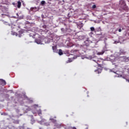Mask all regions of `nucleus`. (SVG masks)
<instances>
[{
  "instance_id": "obj_1",
  "label": "nucleus",
  "mask_w": 129,
  "mask_h": 129,
  "mask_svg": "<svg viewBox=\"0 0 129 129\" xmlns=\"http://www.w3.org/2000/svg\"><path fill=\"white\" fill-rule=\"evenodd\" d=\"M121 55H125V51L123 49H120L119 50V52H115L114 54V60L115 61V60H117L118 59H119L121 57Z\"/></svg>"
},
{
  "instance_id": "obj_2",
  "label": "nucleus",
  "mask_w": 129,
  "mask_h": 129,
  "mask_svg": "<svg viewBox=\"0 0 129 129\" xmlns=\"http://www.w3.org/2000/svg\"><path fill=\"white\" fill-rule=\"evenodd\" d=\"M119 6L121 9H122L124 11H128V7L126 6L125 2L123 0H120L119 1Z\"/></svg>"
},
{
  "instance_id": "obj_3",
  "label": "nucleus",
  "mask_w": 129,
  "mask_h": 129,
  "mask_svg": "<svg viewBox=\"0 0 129 129\" xmlns=\"http://www.w3.org/2000/svg\"><path fill=\"white\" fill-rule=\"evenodd\" d=\"M119 59L122 62H128L129 61V57H127L126 56H122Z\"/></svg>"
},
{
  "instance_id": "obj_4",
  "label": "nucleus",
  "mask_w": 129,
  "mask_h": 129,
  "mask_svg": "<svg viewBox=\"0 0 129 129\" xmlns=\"http://www.w3.org/2000/svg\"><path fill=\"white\" fill-rule=\"evenodd\" d=\"M52 49L54 53H58V49H57L56 46H52Z\"/></svg>"
},
{
  "instance_id": "obj_5",
  "label": "nucleus",
  "mask_w": 129,
  "mask_h": 129,
  "mask_svg": "<svg viewBox=\"0 0 129 129\" xmlns=\"http://www.w3.org/2000/svg\"><path fill=\"white\" fill-rule=\"evenodd\" d=\"M85 44H86V46H89V44H91V43H92V41H90L89 40V38H88L87 40L85 41Z\"/></svg>"
},
{
  "instance_id": "obj_6",
  "label": "nucleus",
  "mask_w": 129,
  "mask_h": 129,
  "mask_svg": "<svg viewBox=\"0 0 129 129\" xmlns=\"http://www.w3.org/2000/svg\"><path fill=\"white\" fill-rule=\"evenodd\" d=\"M0 81L1 82V85H3V86H5V85H7V82L5 80L0 79Z\"/></svg>"
},
{
  "instance_id": "obj_7",
  "label": "nucleus",
  "mask_w": 129,
  "mask_h": 129,
  "mask_svg": "<svg viewBox=\"0 0 129 129\" xmlns=\"http://www.w3.org/2000/svg\"><path fill=\"white\" fill-rule=\"evenodd\" d=\"M24 33V31L23 30H21L19 31V37L21 38V36H22V34Z\"/></svg>"
},
{
  "instance_id": "obj_8",
  "label": "nucleus",
  "mask_w": 129,
  "mask_h": 129,
  "mask_svg": "<svg viewBox=\"0 0 129 129\" xmlns=\"http://www.w3.org/2000/svg\"><path fill=\"white\" fill-rule=\"evenodd\" d=\"M123 72H114L115 74H118V77H119V75H121V74H122Z\"/></svg>"
},
{
  "instance_id": "obj_9",
  "label": "nucleus",
  "mask_w": 129,
  "mask_h": 129,
  "mask_svg": "<svg viewBox=\"0 0 129 129\" xmlns=\"http://www.w3.org/2000/svg\"><path fill=\"white\" fill-rule=\"evenodd\" d=\"M21 6H22V3H21V2H20V1H18V2L17 8L18 9H20L21 8Z\"/></svg>"
},
{
  "instance_id": "obj_10",
  "label": "nucleus",
  "mask_w": 129,
  "mask_h": 129,
  "mask_svg": "<svg viewBox=\"0 0 129 129\" xmlns=\"http://www.w3.org/2000/svg\"><path fill=\"white\" fill-rule=\"evenodd\" d=\"M35 42L37 43V44H41V43H42V41L38 39H35Z\"/></svg>"
},
{
  "instance_id": "obj_11",
  "label": "nucleus",
  "mask_w": 129,
  "mask_h": 129,
  "mask_svg": "<svg viewBox=\"0 0 129 129\" xmlns=\"http://www.w3.org/2000/svg\"><path fill=\"white\" fill-rule=\"evenodd\" d=\"M93 61H94V62H95L96 63H97V64H98V62H99V59L98 58H93L92 59Z\"/></svg>"
},
{
  "instance_id": "obj_12",
  "label": "nucleus",
  "mask_w": 129,
  "mask_h": 129,
  "mask_svg": "<svg viewBox=\"0 0 129 129\" xmlns=\"http://www.w3.org/2000/svg\"><path fill=\"white\" fill-rule=\"evenodd\" d=\"M50 120H51L52 122H54V123H56L57 122V120L53 118H50Z\"/></svg>"
},
{
  "instance_id": "obj_13",
  "label": "nucleus",
  "mask_w": 129,
  "mask_h": 129,
  "mask_svg": "<svg viewBox=\"0 0 129 129\" xmlns=\"http://www.w3.org/2000/svg\"><path fill=\"white\" fill-rule=\"evenodd\" d=\"M57 53H58V54L60 55H63V51L61 49H59Z\"/></svg>"
},
{
  "instance_id": "obj_14",
  "label": "nucleus",
  "mask_w": 129,
  "mask_h": 129,
  "mask_svg": "<svg viewBox=\"0 0 129 129\" xmlns=\"http://www.w3.org/2000/svg\"><path fill=\"white\" fill-rule=\"evenodd\" d=\"M13 122H14V123H16V124H19V120H14Z\"/></svg>"
},
{
  "instance_id": "obj_15",
  "label": "nucleus",
  "mask_w": 129,
  "mask_h": 129,
  "mask_svg": "<svg viewBox=\"0 0 129 129\" xmlns=\"http://www.w3.org/2000/svg\"><path fill=\"white\" fill-rule=\"evenodd\" d=\"M90 30L92 32H95V29L93 27H91Z\"/></svg>"
},
{
  "instance_id": "obj_16",
  "label": "nucleus",
  "mask_w": 129,
  "mask_h": 129,
  "mask_svg": "<svg viewBox=\"0 0 129 129\" xmlns=\"http://www.w3.org/2000/svg\"><path fill=\"white\" fill-rule=\"evenodd\" d=\"M38 115H41L42 114V111L41 110H39L38 111Z\"/></svg>"
},
{
  "instance_id": "obj_17",
  "label": "nucleus",
  "mask_w": 129,
  "mask_h": 129,
  "mask_svg": "<svg viewBox=\"0 0 129 129\" xmlns=\"http://www.w3.org/2000/svg\"><path fill=\"white\" fill-rule=\"evenodd\" d=\"M8 128L9 129H15V127H14V126L9 125Z\"/></svg>"
},
{
  "instance_id": "obj_18",
  "label": "nucleus",
  "mask_w": 129,
  "mask_h": 129,
  "mask_svg": "<svg viewBox=\"0 0 129 129\" xmlns=\"http://www.w3.org/2000/svg\"><path fill=\"white\" fill-rule=\"evenodd\" d=\"M34 122H35V119H34L33 118L31 119V124H34Z\"/></svg>"
},
{
  "instance_id": "obj_19",
  "label": "nucleus",
  "mask_w": 129,
  "mask_h": 129,
  "mask_svg": "<svg viewBox=\"0 0 129 129\" xmlns=\"http://www.w3.org/2000/svg\"><path fill=\"white\" fill-rule=\"evenodd\" d=\"M95 71V72H98V74L101 73V70H100V69L97 70H96Z\"/></svg>"
},
{
  "instance_id": "obj_20",
  "label": "nucleus",
  "mask_w": 129,
  "mask_h": 129,
  "mask_svg": "<svg viewBox=\"0 0 129 129\" xmlns=\"http://www.w3.org/2000/svg\"><path fill=\"white\" fill-rule=\"evenodd\" d=\"M45 1H41V5H45Z\"/></svg>"
},
{
  "instance_id": "obj_21",
  "label": "nucleus",
  "mask_w": 129,
  "mask_h": 129,
  "mask_svg": "<svg viewBox=\"0 0 129 129\" xmlns=\"http://www.w3.org/2000/svg\"><path fill=\"white\" fill-rule=\"evenodd\" d=\"M96 5H94L92 6V9H96Z\"/></svg>"
},
{
  "instance_id": "obj_22",
  "label": "nucleus",
  "mask_w": 129,
  "mask_h": 129,
  "mask_svg": "<svg viewBox=\"0 0 129 129\" xmlns=\"http://www.w3.org/2000/svg\"><path fill=\"white\" fill-rule=\"evenodd\" d=\"M103 53H104V52H102V53H101V52H99L98 54H99V55H102V54H103Z\"/></svg>"
},
{
  "instance_id": "obj_23",
  "label": "nucleus",
  "mask_w": 129,
  "mask_h": 129,
  "mask_svg": "<svg viewBox=\"0 0 129 129\" xmlns=\"http://www.w3.org/2000/svg\"><path fill=\"white\" fill-rule=\"evenodd\" d=\"M118 32H121V29H119L118 30Z\"/></svg>"
},
{
  "instance_id": "obj_24",
  "label": "nucleus",
  "mask_w": 129,
  "mask_h": 129,
  "mask_svg": "<svg viewBox=\"0 0 129 129\" xmlns=\"http://www.w3.org/2000/svg\"><path fill=\"white\" fill-rule=\"evenodd\" d=\"M14 35H16V36H18V34L15 33V34Z\"/></svg>"
},
{
  "instance_id": "obj_25",
  "label": "nucleus",
  "mask_w": 129,
  "mask_h": 129,
  "mask_svg": "<svg viewBox=\"0 0 129 129\" xmlns=\"http://www.w3.org/2000/svg\"><path fill=\"white\" fill-rule=\"evenodd\" d=\"M73 129H77V128H76V127H73Z\"/></svg>"
},
{
  "instance_id": "obj_26",
  "label": "nucleus",
  "mask_w": 129,
  "mask_h": 129,
  "mask_svg": "<svg viewBox=\"0 0 129 129\" xmlns=\"http://www.w3.org/2000/svg\"><path fill=\"white\" fill-rule=\"evenodd\" d=\"M33 114H36V112H33Z\"/></svg>"
},
{
  "instance_id": "obj_27",
  "label": "nucleus",
  "mask_w": 129,
  "mask_h": 129,
  "mask_svg": "<svg viewBox=\"0 0 129 129\" xmlns=\"http://www.w3.org/2000/svg\"><path fill=\"white\" fill-rule=\"evenodd\" d=\"M114 44H116V41H115V42H114Z\"/></svg>"
},
{
  "instance_id": "obj_28",
  "label": "nucleus",
  "mask_w": 129,
  "mask_h": 129,
  "mask_svg": "<svg viewBox=\"0 0 129 129\" xmlns=\"http://www.w3.org/2000/svg\"><path fill=\"white\" fill-rule=\"evenodd\" d=\"M60 126H61V125H59V127H60Z\"/></svg>"
},
{
  "instance_id": "obj_29",
  "label": "nucleus",
  "mask_w": 129,
  "mask_h": 129,
  "mask_svg": "<svg viewBox=\"0 0 129 129\" xmlns=\"http://www.w3.org/2000/svg\"><path fill=\"white\" fill-rule=\"evenodd\" d=\"M74 51H76V50H74ZM74 51V50H72V51Z\"/></svg>"
},
{
  "instance_id": "obj_30",
  "label": "nucleus",
  "mask_w": 129,
  "mask_h": 129,
  "mask_svg": "<svg viewBox=\"0 0 129 129\" xmlns=\"http://www.w3.org/2000/svg\"><path fill=\"white\" fill-rule=\"evenodd\" d=\"M48 125H50V124H48Z\"/></svg>"
},
{
  "instance_id": "obj_31",
  "label": "nucleus",
  "mask_w": 129,
  "mask_h": 129,
  "mask_svg": "<svg viewBox=\"0 0 129 129\" xmlns=\"http://www.w3.org/2000/svg\"><path fill=\"white\" fill-rule=\"evenodd\" d=\"M2 16H4V14H2Z\"/></svg>"
},
{
  "instance_id": "obj_32",
  "label": "nucleus",
  "mask_w": 129,
  "mask_h": 129,
  "mask_svg": "<svg viewBox=\"0 0 129 129\" xmlns=\"http://www.w3.org/2000/svg\"><path fill=\"white\" fill-rule=\"evenodd\" d=\"M128 82H129V80H128Z\"/></svg>"
}]
</instances>
